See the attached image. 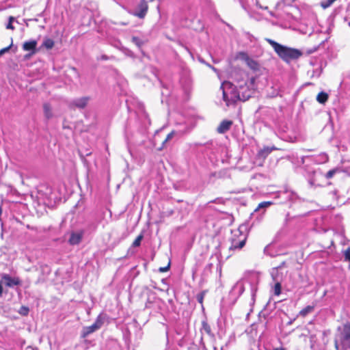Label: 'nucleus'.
Returning a JSON list of instances; mask_svg holds the SVG:
<instances>
[{
  "label": "nucleus",
  "mask_w": 350,
  "mask_h": 350,
  "mask_svg": "<svg viewBox=\"0 0 350 350\" xmlns=\"http://www.w3.org/2000/svg\"><path fill=\"white\" fill-rule=\"evenodd\" d=\"M1 279L5 281V286L10 288L18 286L21 283V280L18 277L12 278L7 273H3L1 275Z\"/></svg>",
  "instance_id": "0eeeda50"
},
{
  "label": "nucleus",
  "mask_w": 350,
  "mask_h": 350,
  "mask_svg": "<svg viewBox=\"0 0 350 350\" xmlns=\"http://www.w3.org/2000/svg\"><path fill=\"white\" fill-rule=\"evenodd\" d=\"M344 257L346 261H350V247L344 252Z\"/></svg>",
  "instance_id": "c85d7f7f"
},
{
  "label": "nucleus",
  "mask_w": 350,
  "mask_h": 350,
  "mask_svg": "<svg viewBox=\"0 0 350 350\" xmlns=\"http://www.w3.org/2000/svg\"><path fill=\"white\" fill-rule=\"evenodd\" d=\"M3 291V288L2 282L0 281V297L2 296Z\"/></svg>",
  "instance_id": "473e14b6"
},
{
  "label": "nucleus",
  "mask_w": 350,
  "mask_h": 350,
  "mask_svg": "<svg viewBox=\"0 0 350 350\" xmlns=\"http://www.w3.org/2000/svg\"><path fill=\"white\" fill-rule=\"evenodd\" d=\"M328 99V94L324 92L318 94L317 96V101L321 104H324Z\"/></svg>",
  "instance_id": "dca6fc26"
},
{
  "label": "nucleus",
  "mask_w": 350,
  "mask_h": 350,
  "mask_svg": "<svg viewBox=\"0 0 350 350\" xmlns=\"http://www.w3.org/2000/svg\"><path fill=\"white\" fill-rule=\"evenodd\" d=\"M143 239V235L142 234H139L136 239L135 240L133 241V247H138L141 244V241Z\"/></svg>",
  "instance_id": "a878e982"
},
{
  "label": "nucleus",
  "mask_w": 350,
  "mask_h": 350,
  "mask_svg": "<svg viewBox=\"0 0 350 350\" xmlns=\"http://www.w3.org/2000/svg\"><path fill=\"white\" fill-rule=\"evenodd\" d=\"M15 21V18L14 16H10L8 23L6 25V29H14V27L12 25V23Z\"/></svg>",
  "instance_id": "b1692460"
},
{
  "label": "nucleus",
  "mask_w": 350,
  "mask_h": 350,
  "mask_svg": "<svg viewBox=\"0 0 350 350\" xmlns=\"http://www.w3.org/2000/svg\"><path fill=\"white\" fill-rule=\"evenodd\" d=\"M314 310V306H308L306 308H303L299 312V316H301L303 317H306L308 314L312 312Z\"/></svg>",
  "instance_id": "a211bd4d"
},
{
  "label": "nucleus",
  "mask_w": 350,
  "mask_h": 350,
  "mask_svg": "<svg viewBox=\"0 0 350 350\" xmlns=\"http://www.w3.org/2000/svg\"><path fill=\"white\" fill-rule=\"evenodd\" d=\"M239 58L243 60L247 66L253 70H258L259 69V64L258 63L253 59L252 58L250 57L249 55L244 52H241L239 53Z\"/></svg>",
  "instance_id": "20e7f679"
},
{
  "label": "nucleus",
  "mask_w": 350,
  "mask_h": 350,
  "mask_svg": "<svg viewBox=\"0 0 350 350\" xmlns=\"http://www.w3.org/2000/svg\"><path fill=\"white\" fill-rule=\"evenodd\" d=\"M339 343L342 350H350V324L345 325L338 336V338L335 339L336 350H340Z\"/></svg>",
  "instance_id": "7ed1b4c3"
},
{
  "label": "nucleus",
  "mask_w": 350,
  "mask_h": 350,
  "mask_svg": "<svg viewBox=\"0 0 350 350\" xmlns=\"http://www.w3.org/2000/svg\"><path fill=\"white\" fill-rule=\"evenodd\" d=\"M273 350H285V349H284L282 347H280V348H274Z\"/></svg>",
  "instance_id": "72a5a7b5"
},
{
  "label": "nucleus",
  "mask_w": 350,
  "mask_h": 350,
  "mask_svg": "<svg viewBox=\"0 0 350 350\" xmlns=\"http://www.w3.org/2000/svg\"><path fill=\"white\" fill-rule=\"evenodd\" d=\"M11 46H12V44L9 46L3 48L1 50H0V56L1 55H3V53H5V52H8L10 50V49L11 48Z\"/></svg>",
  "instance_id": "7c9ffc66"
},
{
  "label": "nucleus",
  "mask_w": 350,
  "mask_h": 350,
  "mask_svg": "<svg viewBox=\"0 0 350 350\" xmlns=\"http://www.w3.org/2000/svg\"><path fill=\"white\" fill-rule=\"evenodd\" d=\"M29 310L27 307L22 306V307H21L18 312H19V314H21L23 316H27L29 313Z\"/></svg>",
  "instance_id": "bb28decb"
},
{
  "label": "nucleus",
  "mask_w": 350,
  "mask_h": 350,
  "mask_svg": "<svg viewBox=\"0 0 350 350\" xmlns=\"http://www.w3.org/2000/svg\"><path fill=\"white\" fill-rule=\"evenodd\" d=\"M169 268H170V263H169V264H168V265H167V266H166V267H160V268H159V271H160L161 272H165V271H167L169 269Z\"/></svg>",
  "instance_id": "2f4dec72"
},
{
  "label": "nucleus",
  "mask_w": 350,
  "mask_h": 350,
  "mask_svg": "<svg viewBox=\"0 0 350 350\" xmlns=\"http://www.w3.org/2000/svg\"><path fill=\"white\" fill-rule=\"evenodd\" d=\"M148 9V5L147 2L145 0H142L137 5V10L133 13V15L139 18H143L146 15Z\"/></svg>",
  "instance_id": "6e6552de"
},
{
  "label": "nucleus",
  "mask_w": 350,
  "mask_h": 350,
  "mask_svg": "<svg viewBox=\"0 0 350 350\" xmlns=\"http://www.w3.org/2000/svg\"><path fill=\"white\" fill-rule=\"evenodd\" d=\"M274 294L275 295H280L281 293V284L279 282H277L273 287Z\"/></svg>",
  "instance_id": "4be33fe9"
},
{
  "label": "nucleus",
  "mask_w": 350,
  "mask_h": 350,
  "mask_svg": "<svg viewBox=\"0 0 350 350\" xmlns=\"http://www.w3.org/2000/svg\"><path fill=\"white\" fill-rule=\"evenodd\" d=\"M90 100V98L89 96H83L81 98H75L70 102L69 107L72 109H83L87 106Z\"/></svg>",
  "instance_id": "39448f33"
},
{
  "label": "nucleus",
  "mask_w": 350,
  "mask_h": 350,
  "mask_svg": "<svg viewBox=\"0 0 350 350\" xmlns=\"http://www.w3.org/2000/svg\"><path fill=\"white\" fill-rule=\"evenodd\" d=\"M301 163H304V157H302L301 158Z\"/></svg>",
  "instance_id": "c9c22d12"
},
{
  "label": "nucleus",
  "mask_w": 350,
  "mask_h": 350,
  "mask_svg": "<svg viewBox=\"0 0 350 350\" xmlns=\"http://www.w3.org/2000/svg\"><path fill=\"white\" fill-rule=\"evenodd\" d=\"M310 184L311 185H313V184H314V183H313V181L310 180Z\"/></svg>",
  "instance_id": "e433bc0d"
},
{
  "label": "nucleus",
  "mask_w": 350,
  "mask_h": 350,
  "mask_svg": "<svg viewBox=\"0 0 350 350\" xmlns=\"http://www.w3.org/2000/svg\"><path fill=\"white\" fill-rule=\"evenodd\" d=\"M265 40L273 47L277 55L284 62H289L292 60L297 59L302 55L301 51L298 49L282 45L270 38H265Z\"/></svg>",
  "instance_id": "f03ea898"
},
{
  "label": "nucleus",
  "mask_w": 350,
  "mask_h": 350,
  "mask_svg": "<svg viewBox=\"0 0 350 350\" xmlns=\"http://www.w3.org/2000/svg\"><path fill=\"white\" fill-rule=\"evenodd\" d=\"M174 135V131H172V132L170 133L167 135V137H166V138H165V139L164 140V142H163V144H165V143H166L167 141L170 140V139L173 137Z\"/></svg>",
  "instance_id": "c756f323"
},
{
  "label": "nucleus",
  "mask_w": 350,
  "mask_h": 350,
  "mask_svg": "<svg viewBox=\"0 0 350 350\" xmlns=\"http://www.w3.org/2000/svg\"><path fill=\"white\" fill-rule=\"evenodd\" d=\"M336 0H323L321 5L323 8L329 7Z\"/></svg>",
  "instance_id": "5701e85b"
},
{
  "label": "nucleus",
  "mask_w": 350,
  "mask_h": 350,
  "mask_svg": "<svg viewBox=\"0 0 350 350\" xmlns=\"http://www.w3.org/2000/svg\"><path fill=\"white\" fill-rule=\"evenodd\" d=\"M83 232H72L70 234L68 242L70 245H78L82 239Z\"/></svg>",
  "instance_id": "9b49d317"
},
{
  "label": "nucleus",
  "mask_w": 350,
  "mask_h": 350,
  "mask_svg": "<svg viewBox=\"0 0 350 350\" xmlns=\"http://www.w3.org/2000/svg\"><path fill=\"white\" fill-rule=\"evenodd\" d=\"M273 150H276V148H275V147L268 148L267 147V148H265L263 150H260V154L262 156L266 157L269 154H270L271 152V151Z\"/></svg>",
  "instance_id": "412c9836"
},
{
  "label": "nucleus",
  "mask_w": 350,
  "mask_h": 350,
  "mask_svg": "<svg viewBox=\"0 0 350 350\" xmlns=\"http://www.w3.org/2000/svg\"><path fill=\"white\" fill-rule=\"evenodd\" d=\"M96 330H98L96 329V326H95L94 324L90 326L85 327L83 329L82 336L83 338L87 337L88 335L96 332Z\"/></svg>",
  "instance_id": "ddd939ff"
},
{
  "label": "nucleus",
  "mask_w": 350,
  "mask_h": 350,
  "mask_svg": "<svg viewBox=\"0 0 350 350\" xmlns=\"http://www.w3.org/2000/svg\"><path fill=\"white\" fill-rule=\"evenodd\" d=\"M272 204L273 203L271 202H269V201H265V202H260L258 204V207L255 209V211H257L258 210H259L260 208H267L269 206H271Z\"/></svg>",
  "instance_id": "aec40b11"
},
{
  "label": "nucleus",
  "mask_w": 350,
  "mask_h": 350,
  "mask_svg": "<svg viewBox=\"0 0 350 350\" xmlns=\"http://www.w3.org/2000/svg\"><path fill=\"white\" fill-rule=\"evenodd\" d=\"M44 113L47 119L52 118L53 113L51 105L49 103H44L43 105Z\"/></svg>",
  "instance_id": "4468645a"
},
{
  "label": "nucleus",
  "mask_w": 350,
  "mask_h": 350,
  "mask_svg": "<svg viewBox=\"0 0 350 350\" xmlns=\"http://www.w3.org/2000/svg\"><path fill=\"white\" fill-rule=\"evenodd\" d=\"M220 89L222 90L223 99L227 106L238 100L245 101L253 94V91L248 88L247 83L241 81H238L237 85L225 81L222 83Z\"/></svg>",
  "instance_id": "f257e3e1"
},
{
  "label": "nucleus",
  "mask_w": 350,
  "mask_h": 350,
  "mask_svg": "<svg viewBox=\"0 0 350 350\" xmlns=\"http://www.w3.org/2000/svg\"><path fill=\"white\" fill-rule=\"evenodd\" d=\"M38 42L35 40H30L28 41H26L23 44V49L25 51H29V54L27 55L26 56H31L32 55H34L37 52V46Z\"/></svg>",
  "instance_id": "423d86ee"
},
{
  "label": "nucleus",
  "mask_w": 350,
  "mask_h": 350,
  "mask_svg": "<svg viewBox=\"0 0 350 350\" xmlns=\"http://www.w3.org/2000/svg\"><path fill=\"white\" fill-rule=\"evenodd\" d=\"M202 297H198V301L199 302L202 303Z\"/></svg>",
  "instance_id": "f704fd0d"
},
{
  "label": "nucleus",
  "mask_w": 350,
  "mask_h": 350,
  "mask_svg": "<svg viewBox=\"0 0 350 350\" xmlns=\"http://www.w3.org/2000/svg\"><path fill=\"white\" fill-rule=\"evenodd\" d=\"M232 125V122L231 120H224L218 126L217 131L219 133H225L230 130Z\"/></svg>",
  "instance_id": "1a4fd4ad"
},
{
  "label": "nucleus",
  "mask_w": 350,
  "mask_h": 350,
  "mask_svg": "<svg viewBox=\"0 0 350 350\" xmlns=\"http://www.w3.org/2000/svg\"><path fill=\"white\" fill-rule=\"evenodd\" d=\"M54 41L51 38H45L42 46L47 49H51L54 46Z\"/></svg>",
  "instance_id": "f3484780"
},
{
  "label": "nucleus",
  "mask_w": 350,
  "mask_h": 350,
  "mask_svg": "<svg viewBox=\"0 0 350 350\" xmlns=\"http://www.w3.org/2000/svg\"><path fill=\"white\" fill-rule=\"evenodd\" d=\"M132 42L138 47H141L143 45L142 40L135 36L132 37Z\"/></svg>",
  "instance_id": "393cba45"
},
{
  "label": "nucleus",
  "mask_w": 350,
  "mask_h": 350,
  "mask_svg": "<svg viewBox=\"0 0 350 350\" xmlns=\"http://www.w3.org/2000/svg\"><path fill=\"white\" fill-rule=\"evenodd\" d=\"M233 289H234V291H237L239 294L243 293V292L244 291L243 283L241 281L237 282L234 284Z\"/></svg>",
  "instance_id": "6ab92c4d"
},
{
  "label": "nucleus",
  "mask_w": 350,
  "mask_h": 350,
  "mask_svg": "<svg viewBox=\"0 0 350 350\" xmlns=\"http://www.w3.org/2000/svg\"><path fill=\"white\" fill-rule=\"evenodd\" d=\"M105 320V316L103 315L102 314H100L97 317L95 322L93 324L95 326H96L97 329H99L103 325Z\"/></svg>",
  "instance_id": "2eb2a0df"
},
{
  "label": "nucleus",
  "mask_w": 350,
  "mask_h": 350,
  "mask_svg": "<svg viewBox=\"0 0 350 350\" xmlns=\"http://www.w3.org/2000/svg\"><path fill=\"white\" fill-rule=\"evenodd\" d=\"M243 239L237 241L235 239H232L231 241V245L229 247L230 250H234L237 249H241L245 244L246 238L244 236H242Z\"/></svg>",
  "instance_id": "9d476101"
},
{
  "label": "nucleus",
  "mask_w": 350,
  "mask_h": 350,
  "mask_svg": "<svg viewBox=\"0 0 350 350\" xmlns=\"http://www.w3.org/2000/svg\"><path fill=\"white\" fill-rule=\"evenodd\" d=\"M201 332L205 333L208 336L211 337H213L214 334L212 333L211 326L208 324L206 321H203L202 322V328H201Z\"/></svg>",
  "instance_id": "f8f14e48"
},
{
  "label": "nucleus",
  "mask_w": 350,
  "mask_h": 350,
  "mask_svg": "<svg viewBox=\"0 0 350 350\" xmlns=\"http://www.w3.org/2000/svg\"><path fill=\"white\" fill-rule=\"evenodd\" d=\"M336 172V170H331L328 171L325 176V178L327 179L332 178L333 177V176L335 174Z\"/></svg>",
  "instance_id": "cd10ccee"
}]
</instances>
